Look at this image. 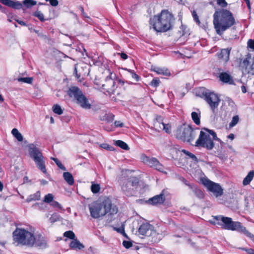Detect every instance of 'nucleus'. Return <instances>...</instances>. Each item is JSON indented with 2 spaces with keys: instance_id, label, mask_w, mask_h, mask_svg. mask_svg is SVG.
<instances>
[{
  "instance_id": "72a5a7b5",
  "label": "nucleus",
  "mask_w": 254,
  "mask_h": 254,
  "mask_svg": "<svg viewBox=\"0 0 254 254\" xmlns=\"http://www.w3.org/2000/svg\"><path fill=\"white\" fill-rule=\"evenodd\" d=\"M182 152H183L186 155L188 156L190 158H191L195 162V163L198 162V159L193 154L185 149H183L182 150Z\"/></svg>"
},
{
  "instance_id": "09e8293b",
  "label": "nucleus",
  "mask_w": 254,
  "mask_h": 254,
  "mask_svg": "<svg viewBox=\"0 0 254 254\" xmlns=\"http://www.w3.org/2000/svg\"><path fill=\"white\" fill-rule=\"evenodd\" d=\"M192 17H193V20L197 24H200V21L199 19V17L197 15L196 11L195 10H193V11L192 12Z\"/></svg>"
},
{
  "instance_id": "c9c22d12",
  "label": "nucleus",
  "mask_w": 254,
  "mask_h": 254,
  "mask_svg": "<svg viewBox=\"0 0 254 254\" xmlns=\"http://www.w3.org/2000/svg\"><path fill=\"white\" fill-rule=\"evenodd\" d=\"M23 3L27 8L35 5L37 3L34 0H24Z\"/></svg>"
},
{
  "instance_id": "ddd939ff",
  "label": "nucleus",
  "mask_w": 254,
  "mask_h": 254,
  "mask_svg": "<svg viewBox=\"0 0 254 254\" xmlns=\"http://www.w3.org/2000/svg\"><path fill=\"white\" fill-rule=\"evenodd\" d=\"M250 57L245 59H240L239 67L243 73L254 75V58L251 63L249 61Z\"/></svg>"
},
{
  "instance_id": "603ef678",
  "label": "nucleus",
  "mask_w": 254,
  "mask_h": 254,
  "mask_svg": "<svg viewBox=\"0 0 254 254\" xmlns=\"http://www.w3.org/2000/svg\"><path fill=\"white\" fill-rule=\"evenodd\" d=\"M245 230H242V231H239L238 232H243L244 234H245L247 236L249 237L252 239H254V235L252 234V233H250L246 229L245 227H244Z\"/></svg>"
},
{
  "instance_id": "f8f14e48",
  "label": "nucleus",
  "mask_w": 254,
  "mask_h": 254,
  "mask_svg": "<svg viewBox=\"0 0 254 254\" xmlns=\"http://www.w3.org/2000/svg\"><path fill=\"white\" fill-rule=\"evenodd\" d=\"M213 74L223 83L229 85L234 84L233 77L231 71L228 70L225 71L221 67H216L214 68Z\"/></svg>"
},
{
  "instance_id": "7c9ffc66",
  "label": "nucleus",
  "mask_w": 254,
  "mask_h": 254,
  "mask_svg": "<svg viewBox=\"0 0 254 254\" xmlns=\"http://www.w3.org/2000/svg\"><path fill=\"white\" fill-rule=\"evenodd\" d=\"M115 144L125 150H128L129 149V147L128 145L122 140H118L116 141Z\"/></svg>"
},
{
  "instance_id": "a878e982",
  "label": "nucleus",
  "mask_w": 254,
  "mask_h": 254,
  "mask_svg": "<svg viewBox=\"0 0 254 254\" xmlns=\"http://www.w3.org/2000/svg\"><path fill=\"white\" fill-rule=\"evenodd\" d=\"M63 177L68 185H72L74 184V178L70 173L68 172H64L63 174Z\"/></svg>"
},
{
  "instance_id": "dca6fc26",
  "label": "nucleus",
  "mask_w": 254,
  "mask_h": 254,
  "mask_svg": "<svg viewBox=\"0 0 254 254\" xmlns=\"http://www.w3.org/2000/svg\"><path fill=\"white\" fill-rule=\"evenodd\" d=\"M231 50V48L222 49L219 52L217 53L218 60L220 62L225 64L229 61Z\"/></svg>"
},
{
  "instance_id": "ea45409f",
  "label": "nucleus",
  "mask_w": 254,
  "mask_h": 254,
  "mask_svg": "<svg viewBox=\"0 0 254 254\" xmlns=\"http://www.w3.org/2000/svg\"><path fill=\"white\" fill-rule=\"evenodd\" d=\"M51 159L53 160L57 164V165L62 170L65 171L66 168L63 165L62 162L56 158L52 157Z\"/></svg>"
},
{
  "instance_id": "13d9d810",
  "label": "nucleus",
  "mask_w": 254,
  "mask_h": 254,
  "mask_svg": "<svg viewBox=\"0 0 254 254\" xmlns=\"http://www.w3.org/2000/svg\"><path fill=\"white\" fill-rule=\"evenodd\" d=\"M46 1H49L50 4L53 6H56L59 4L58 0H45Z\"/></svg>"
},
{
  "instance_id": "a211bd4d",
  "label": "nucleus",
  "mask_w": 254,
  "mask_h": 254,
  "mask_svg": "<svg viewBox=\"0 0 254 254\" xmlns=\"http://www.w3.org/2000/svg\"><path fill=\"white\" fill-rule=\"evenodd\" d=\"M32 240L33 243L32 245H30L29 247H33L35 245L38 247H45L47 245V242L45 237H43L40 234L34 235L33 234Z\"/></svg>"
},
{
  "instance_id": "c85d7f7f",
  "label": "nucleus",
  "mask_w": 254,
  "mask_h": 254,
  "mask_svg": "<svg viewBox=\"0 0 254 254\" xmlns=\"http://www.w3.org/2000/svg\"><path fill=\"white\" fill-rule=\"evenodd\" d=\"M254 177V171H251L249 172L247 176L244 178L243 181V184L244 186L249 185L253 180Z\"/></svg>"
},
{
  "instance_id": "774afa93",
  "label": "nucleus",
  "mask_w": 254,
  "mask_h": 254,
  "mask_svg": "<svg viewBox=\"0 0 254 254\" xmlns=\"http://www.w3.org/2000/svg\"><path fill=\"white\" fill-rule=\"evenodd\" d=\"M160 69V67H154L151 68V70L154 71V72H156L157 74L159 72V70Z\"/></svg>"
},
{
  "instance_id": "9d476101",
  "label": "nucleus",
  "mask_w": 254,
  "mask_h": 254,
  "mask_svg": "<svg viewBox=\"0 0 254 254\" xmlns=\"http://www.w3.org/2000/svg\"><path fill=\"white\" fill-rule=\"evenodd\" d=\"M211 224L218 225L221 227L223 229L231 231H242L245 230L244 227L241 223L238 221H233L232 219L229 217L224 216L222 218V222H211Z\"/></svg>"
},
{
  "instance_id": "de8ad7c7",
  "label": "nucleus",
  "mask_w": 254,
  "mask_h": 254,
  "mask_svg": "<svg viewBox=\"0 0 254 254\" xmlns=\"http://www.w3.org/2000/svg\"><path fill=\"white\" fill-rule=\"evenodd\" d=\"M217 3L222 8L227 6L228 3L225 0H217Z\"/></svg>"
},
{
  "instance_id": "f03ea898",
  "label": "nucleus",
  "mask_w": 254,
  "mask_h": 254,
  "mask_svg": "<svg viewBox=\"0 0 254 254\" xmlns=\"http://www.w3.org/2000/svg\"><path fill=\"white\" fill-rule=\"evenodd\" d=\"M175 20L173 14L168 9H164L150 18L149 28L157 33H165L173 29Z\"/></svg>"
},
{
  "instance_id": "7ed1b4c3",
  "label": "nucleus",
  "mask_w": 254,
  "mask_h": 254,
  "mask_svg": "<svg viewBox=\"0 0 254 254\" xmlns=\"http://www.w3.org/2000/svg\"><path fill=\"white\" fill-rule=\"evenodd\" d=\"M91 216L98 219L106 214L112 215L118 212V208L112 204V200L108 197L99 199L89 205Z\"/></svg>"
},
{
  "instance_id": "9b49d317",
  "label": "nucleus",
  "mask_w": 254,
  "mask_h": 254,
  "mask_svg": "<svg viewBox=\"0 0 254 254\" xmlns=\"http://www.w3.org/2000/svg\"><path fill=\"white\" fill-rule=\"evenodd\" d=\"M201 182L207 190L211 192L216 197H220L223 195V189L220 184L211 181L207 178L202 179Z\"/></svg>"
},
{
  "instance_id": "864d4df0",
  "label": "nucleus",
  "mask_w": 254,
  "mask_h": 254,
  "mask_svg": "<svg viewBox=\"0 0 254 254\" xmlns=\"http://www.w3.org/2000/svg\"><path fill=\"white\" fill-rule=\"evenodd\" d=\"M248 47L254 51V39H249L248 40Z\"/></svg>"
},
{
  "instance_id": "cd10ccee",
  "label": "nucleus",
  "mask_w": 254,
  "mask_h": 254,
  "mask_svg": "<svg viewBox=\"0 0 254 254\" xmlns=\"http://www.w3.org/2000/svg\"><path fill=\"white\" fill-rule=\"evenodd\" d=\"M189 186L191 189H193V192L195 195L199 198H203L204 197V193L203 191L194 185H189Z\"/></svg>"
},
{
  "instance_id": "49530a36",
  "label": "nucleus",
  "mask_w": 254,
  "mask_h": 254,
  "mask_svg": "<svg viewBox=\"0 0 254 254\" xmlns=\"http://www.w3.org/2000/svg\"><path fill=\"white\" fill-rule=\"evenodd\" d=\"M239 117L238 116H235L233 117L232 120L229 124L230 127H233L235 126L239 122Z\"/></svg>"
},
{
  "instance_id": "a19ab883",
  "label": "nucleus",
  "mask_w": 254,
  "mask_h": 254,
  "mask_svg": "<svg viewBox=\"0 0 254 254\" xmlns=\"http://www.w3.org/2000/svg\"><path fill=\"white\" fill-rule=\"evenodd\" d=\"M158 74L166 76H170L171 75L169 70L165 68H160Z\"/></svg>"
},
{
  "instance_id": "f3484780",
  "label": "nucleus",
  "mask_w": 254,
  "mask_h": 254,
  "mask_svg": "<svg viewBox=\"0 0 254 254\" xmlns=\"http://www.w3.org/2000/svg\"><path fill=\"white\" fill-rule=\"evenodd\" d=\"M153 226L148 223H143L140 225L138 232L139 235L147 237L151 233V230Z\"/></svg>"
},
{
  "instance_id": "3c124183",
  "label": "nucleus",
  "mask_w": 254,
  "mask_h": 254,
  "mask_svg": "<svg viewBox=\"0 0 254 254\" xmlns=\"http://www.w3.org/2000/svg\"><path fill=\"white\" fill-rule=\"evenodd\" d=\"M156 122H155L154 125L156 126H159L160 128L161 127L160 125H162V123H164L163 122V118L161 116H157L156 117Z\"/></svg>"
},
{
  "instance_id": "052dcab7",
  "label": "nucleus",
  "mask_w": 254,
  "mask_h": 254,
  "mask_svg": "<svg viewBox=\"0 0 254 254\" xmlns=\"http://www.w3.org/2000/svg\"><path fill=\"white\" fill-rule=\"evenodd\" d=\"M180 29L182 31V36H184L185 35H187L188 34V33L187 32V31L186 30V27L185 26L182 25L180 27Z\"/></svg>"
},
{
  "instance_id": "680f3d73",
  "label": "nucleus",
  "mask_w": 254,
  "mask_h": 254,
  "mask_svg": "<svg viewBox=\"0 0 254 254\" xmlns=\"http://www.w3.org/2000/svg\"><path fill=\"white\" fill-rule=\"evenodd\" d=\"M114 124L116 127H123L124 126L123 123H121L119 121H116L114 122Z\"/></svg>"
},
{
  "instance_id": "0e129e2a",
  "label": "nucleus",
  "mask_w": 254,
  "mask_h": 254,
  "mask_svg": "<svg viewBox=\"0 0 254 254\" xmlns=\"http://www.w3.org/2000/svg\"><path fill=\"white\" fill-rule=\"evenodd\" d=\"M15 20L20 25H21L22 26H26V24L24 21H23L22 20H18V19H16Z\"/></svg>"
},
{
  "instance_id": "bb28decb",
  "label": "nucleus",
  "mask_w": 254,
  "mask_h": 254,
  "mask_svg": "<svg viewBox=\"0 0 254 254\" xmlns=\"http://www.w3.org/2000/svg\"><path fill=\"white\" fill-rule=\"evenodd\" d=\"M127 180L130 184V186H131V188L133 189L134 188H136L139 186V181L136 177H130Z\"/></svg>"
},
{
  "instance_id": "4be33fe9",
  "label": "nucleus",
  "mask_w": 254,
  "mask_h": 254,
  "mask_svg": "<svg viewBox=\"0 0 254 254\" xmlns=\"http://www.w3.org/2000/svg\"><path fill=\"white\" fill-rule=\"evenodd\" d=\"M82 93V91L76 86H72L69 88L67 94L69 97H73L75 100Z\"/></svg>"
},
{
  "instance_id": "c03bdc74",
  "label": "nucleus",
  "mask_w": 254,
  "mask_h": 254,
  "mask_svg": "<svg viewBox=\"0 0 254 254\" xmlns=\"http://www.w3.org/2000/svg\"><path fill=\"white\" fill-rule=\"evenodd\" d=\"M18 80L20 82L31 84L33 81V78L32 77H20L18 78Z\"/></svg>"
},
{
  "instance_id": "4d7b16f0",
  "label": "nucleus",
  "mask_w": 254,
  "mask_h": 254,
  "mask_svg": "<svg viewBox=\"0 0 254 254\" xmlns=\"http://www.w3.org/2000/svg\"><path fill=\"white\" fill-rule=\"evenodd\" d=\"M224 216H223V215H217V216H214L213 217V220L214 221L213 222H222V218L224 217Z\"/></svg>"
},
{
  "instance_id": "e2e57ef3",
  "label": "nucleus",
  "mask_w": 254,
  "mask_h": 254,
  "mask_svg": "<svg viewBox=\"0 0 254 254\" xmlns=\"http://www.w3.org/2000/svg\"><path fill=\"white\" fill-rule=\"evenodd\" d=\"M79 9L81 11L83 16H84L85 17H88V16L87 15V14L85 13V12L84 11V8H83V6H81V5L79 6Z\"/></svg>"
},
{
  "instance_id": "20e7f679",
  "label": "nucleus",
  "mask_w": 254,
  "mask_h": 254,
  "mask_svg": "<svg viewBox=\"0 0 254 254\" xmlns=\"http://www.w3.org/2000/svg\"><path fill=\"white\" fill-rule=\"evenodd\" d=\"M213 25L217 34L221 35L236 23L233 13L226 9L216 11L213 14Z\"/></svg>"
},
{
  "instance_id": "8fccbe9b",
  "label": "nucleus",
  "mask_w": 254,
  "mask_h": 254,
  "mask_svg": "<svg viewBox=\"0 0 254 254\" xmlns=\"http://www.w3.org/2000/svg\"><path fill=\"white\" fill-rule=\"evenodd\" d=\"M101 147L104 149L107 150L113 151V150H115L114 147H113L112 146L110 145L107 143L101 144Z\"/></svg>"
},
{
  "instance_id": "393cba45",
  "label": "nucleus",
  "mask_w": 254,
  "mask_h": 254,
  "mask_svg": "<svg viewBox=\"0 0 254 254\" xmlns=\"http://www.w3.org/2000/svg\"><path fill=\"white\" fill-rule=\"evenodd\" d=\"M40 191H37L35 193L29 195L26 199V201L28 202H30L33 201L39 200L40 199Z\"/></svg>"
},
{
  "instance_id": "39448f33",
  "label": "nucleus",
  "mask_w": 254,
  "mask_h": 254,
  "mask_svg": "<svg viewBox=\"0 0 254 254\" xmlns=\"http://www.w3.org/2000/svg\"><path fill=\"white\" fill-rule=\"evenodd\" d=\"M217 138L216 133L213 130L204 127L200 131L195 145L211 150L214 146L213 140L216 139Z\"/></svg>"
},
{
  "instance_id": "f257e3e1",
  "label": "nucleus",
  "mask_w": 254,
  "mask_h": 254,
  "mask_svg": "<svg viewBox=\"0 0 254 254\" xmlns=\"http://www.w3.org/2000/svg\"><path fill=\"white\" fill-rule=\"evenodd\" d=\"M109 74L104 79L103 83H101L99 80L95 79L94 84L98 86V88L103 92L105 94H107L109 96L116 95L120 96L123 95V92L120 90L123 89L126 90L125 83H127L121 79H115L116 75L110 68L107 69Z\"/></svg>"
},
{
  "instance_id": "473e14b6",
  "label": "nucleus",
  "mask_w": 254,
  "mask_h": 254,
  "mask_svg": "<svg viewBox=\"0 0 254 254\" xmlns=\"http://www.w3.org/2000/svg\"><path fill=\"white\" fill-rule=\"evenodd\" d=\"M53 111L54 113L61 115L63 113V110L61 106L58 104H55L52 107Z\"/></svg>"
},
{
  "instance_id": "58836bf2",
  "label": "nucleus",
  "mask_w": 254,
  "mask_h": 254,
  "mask_svg": "<svg viewBox=\"0 0 254 254\" xmlns=\"http://www.w3.org/2000/svg\"><path fill=\"white\" fill-rule=\"evenodd\" d=\"M64 236L71 240H74L75 235L72 231H67L64 234Z\"/></svg>"
},
{
  "instance_id": "338daca9",
  "label": "nucleus",
  "mask_w": 254,
  "mask_h": 254,
  "mask_svg": "<svg viewBox=\"0 0 254 254\" xmlns=\"http://www.w3.org/2000/svg\"><path fill=\"white\" fill-rule=\"evenodd\" d=\"M246 251L248 254H254V249H246Z\"/></svg>"
},
{
  "instance_id": "bf43d9fd",
  "label": "nucleus",
  "mask_w": 254,
  "mask_h": 254,
  "mask_svg": "<svg viewBox=\"0 0 254 254\" xmlns=\"http://www.w3.org/2000/svg\"><path fill=\"white\" fill-rule=\"evenodd\" d=\"M118 55L120 56L121 59L123 60H126L128 58V56L125 53H119Z\"/></svg>"
},
{
  "instance_id": "e433bc0d",
  "label": "nucleus",
  "mask_w": 254,
  "mask_h": 254,
  "mask_svg": "<svg viewBox=\"0 0 254 254\" xmlns=\"http://www.w3.org/2000/svg\"><path fill=\"white\" fill-rule=\"evenodd\" d=\"M163 129L167 133L170 134L171 132V125L170 124L162 123Z\"/></svg>"
},
{
  "instance_id": "6ab92c4d",
  "label": "nucleus",
  "mask_w": 254,
  "mask_h": 254,
  "mask_svg": "<svg viewBox=\"0 0 254 254\" xmlns=\"http://www.w3.org/2000/svg\"><path fill=\"white\" fill-rule=\"evenodd\" d=\"M76 100V103L83 109H89L91 107V104L89 102L88 99L83 93L81 94Z\"/></svg>"
},
{
  "instance_id": "5701e85b",
  "label": "nucleus",
  "mask_w": 254,
  "mask_h": 254,
  "mask_svg": "<svg viewBox=\"0 0 254 254\" xmlns=\"http://www.w3.org/2000/svg\"><path fill=\"white\" fill-rule=\"evenodd\" d=\"M147 237L149 238L151 242L157 243L161 240V235L154 229V226L151 230V233Z\"/></svg>"
},
{
  "instance_id": "4c0bfd02",
  "label": "nucleus",
  "mask_w": 254,
  "mask_h": 254,
  "mask_svg": "<svg viewBox=\"0 0 254 254\" xmlns=\"http://www.w3.org/2000/svg\"><path fill=\"white\" fill-rule=\"evenodd\" d=\"M91 190L93 193H97L100 190V185L98 184H93L91 187Z\"/></svg>"
},
{
  "instance_id": "5fc2aeb1",
  "label": "nucleus",
  "mask_w": 254,
  "mask_h": 254,
  "mask_svg": "<svg viewBox=\"0 0 254 254\" xmlns=\"http://www.w3.org/2000/svg\"><path fill=\"white\" fill-rule=\"evenodd\" d=\"M123 245L127 249H128L132 246V243L128 241H124Z\"/></svg>"
},
{
  "instance_id": "4468645a",
  "label": "nucleus",
  "mask_w": 254,
  "mask_h": 254,
  "mask_svg": "<svg viewBox=\"0 0 254 254\" xmlns=\"http://www.w3.org/2000/svg\"><path fill=\"white\" fill-rule=\"evenodd\" d=\"M143 161L145 163L147 164L151 167H153L155 169L160 172L163 171L164 168L163 165L159 162V161L156 158L154 157L150 158L148 156H145L143 158Z\"/></svg>"
},
{
  "instance_id": "aec40b11",
  "label": "nucleus",
  "mask_w": 254,
  "mask_h": 254,
  "mask_svg": "<svg viewBox=\"0 0 254 254\" xmlns=\"http://www.w3.org/2000/svg\"><path fill=\"white\" fill-rule=\"evenodd\" d=\"M0 2L3 4L15 9H20L22 7V4L18 1L12 0H0Z\"/></svg>"
},
{
  "instance_id": "6e6552de",
  "label": "nucleus",
  "mask_w": 254,
  "mask_h": 254,
  "mask_svg": "<svg viewBox=\"0 0 254 254\" xmlns=\"http://www.w3.org/2000/svg\"><path fill=\"white\" fill-rule=\"evenodd\" d=\"M13 237L15 242L22 246L29 247L33 243V234L24 229L16 228L13 232Z\"/></svg>"
},
{
  "instance_id": "412c9836",
  "label": "nucleus",
  "mask_w": 254,
  "mask_h": 254,
  "mask_svg": "<svg viewBox=\"0 0 254 254\" xmlns=\"http://www.w3.org/2000/svg\"><path fill=\"white\" fill-rule=\"evenodd\" d=\"M130 184L127 180L121 183V188L125 194L127 196L132 195L134 192L133 188H131Z\"/></svg>"
},
{
  "instance_id": "2f4dec72",
  "label": "nucleus",
  "mask_w": 254,
  "mask_h": 254,
  "mask_svg": "<svg viewBox=\"0 0 254 254\" xmlns=\"http://www.w3.org/2000/svg\"><path fill=\"white\" fill-rule=\"evenodd\" d=\"M11 133L18 141H22L23 140V136L22 134L19 132L17 129L15 128L12 129Z\"/></svg>"
},
{
  "instance_id": "69168bd1",
  "label": "nucleus",
  "mask_w": 254,
  "mask_h": 254,
  "mask_svg": "<svg viewBox=\"0 0 254 254\" xmlns=\"http://www.w3.org/2000/svg\"><path fill=\"white\" fill-rule=\"evenodd\" d=\"M74 73H75V77H76V78L78 80H80V75L78 74L77 71V69L76 68H75V69H74Z\"/></svg>"
},
{
  "instance_id": "37998d69",
  "label": "nucleus",
  "mask_w": 254,
  "mask_h": 254,
  "mask_svg": "<svg viewBox=\"0 0 254 254\" xmlns=\"http://www.w3.org/2000/svg\"><path fill=\"white\" fill-rule=\"evenodd\" d=\"M160 83L159 79L158 78H155L150 83V85L153 87H157Z\"/></svg>"
},
{
  "instance_id": "79ce46f5",
  "label": "nucleus",
  "mask_w": 254,
  "mask_h": 254,
  "mask_svg": "<svg viewBox=\"0 0 254 254\" xmlns=\"http://www.w3.org/2000/svg\"><path fill=\"white\" fill-rule=\"evenodd\" d=\"M128 71L130 73L131 76L135 81H138L140 80V76L137 74L133 70L129 69Z\"/></svg>"
},
{
  "instance_id": "f704fd0d",
  "label": "nucleus",
  "mask_w": 254,
  "mask_h": 254,
  "mask_svg": "<svg viewBox=\"0 0 254 254\" xmlns=\"http://www.w3.org/2000/svg\"><path fill=\"white\" fill-rule=\"evenodd\" d=\"M33 15L36 17H37L41 22H44L47 20L44 18V14L39 10L35 11L33 13Z\"/></svg>"
},
{
  "instance_id": "6e6d98bb",
  "label": "nucleus",
  "mask_w": 254,
  "mask_h": 254,
  "mask_svg": "<svg viewBox=\"0 0 254 254\" xmlns=\"http://www.w3.org/2000/svg\"><path fill=\"white\" fill-rule=\"evenodd\" d=\"M51 205L53 207L61 208L62 207L61 204L57 201L53 200L52 202L50 203Z\"/></svg>"
},
{
  "instance_id": "a18cd8bd",
  "label": "nucleus",
  "mask_w": 254,
  "mask_h": 254,
  "mask_svg": "<svg viewBox=\"0 0 254 254\" xmlns=\"http://www.w3.org/2000/svg\"><path fill=\"white\" fill-rule=\"evenodd\" d=\"M54 196L52 194L48 193L44 197V201L47 203H51L53 200Z\"/></svg>"
},
{
  "instance_id": "2eb2a0df",
  "label": "nucleus",
  "mask_w": 254,
  "mask_h": 254,
  "mask_svg": "<svg viewBox=\"0 0 254 254\" xmlns=\"http://www.w3.org/2000/svg\"><path fill=\"white\" fill-rule=\"evenodd\" d=\"M164 190H162V192L150 198L147 200V203L153 205H157L163 204L166 200V197L164 193Z\"/></svg>"
},
{
  "instance_id": "423d86ee",
  "label": "nucleus",
  "mask_w": 254,
  "mask_h": 254,
  "mask_svg": "<svg viewBox=\"0 0 254 254\" xmlns=\"http://www.w3.org/2000/svg\"><path fill=\"white\" fill-rule=\"evenodd\" d=\"M28 151L30 157L34 160L37 167L44 174L47 172L45 165V158L40 149L34 144L28 145Z\"/></svg>"
},
{
  "instance_id": "b1692460",
  "label": "nucleus",
  "mask_w": 254,
  "mask_h": 254,
  "mask_svg": "<svg viewBox=\"0 0 254 254\" xmlns=\"http://www.w3.org/2000/svg\"><path fill=\"white\" fill-rule=\"evenodd\" d=\"M70 247L73 249L81 250L84 248V246L78 240L74 239L70 242Z\"/></svg>"
},
{
  "instance_id": "1a4fd4ad",
  "label": "nucleus",
  "mask_w": 254,
  "mask_h": 254,
  "mask_svg": "<svg viewBox=\"0 0 254 254\" xmlns=\"http://www.w3.org/2000/svg\"><path fill=\"white\" fill-rule=\"evenodd\" d=\"M197 94L206 101L213 112L219 106L220 99L218 96L214 92L205 91L204 88H201L199 89L198 93Z\"/></svg>"
},
{
  "instance_id": "0eeeda50",
  "label": "nucleus",
  "mask_w": 254,
  "mask_h": 254,
  "mask_svg": "<svg viewBox=\"0 0 254 254\" xmlns=\"http://www.w3.org/2000/svg\"><path fill=\"white\" fill-rule=\"evenodd\" d=\"M196 136V133L191 126L183 124L176 130V136L177 138L191 143Z\"/></svg>"
},
{
  "instance_id": "c756f323",
  "label": "nucleus",
  "mask_w": 254,
  "mask_h": 254,
  "mask_svg": "<svg viewBox=\"0 0 254 254\" xmlns=\"http://www.w3.org/2000/svg\"><path fill=\"white\" fill-rule=\"evenodd\" d=\"M191 117L192 121L196 125H199L200 124V113L192 112L191 114Z\"/></svg>"
}]
</instances>
